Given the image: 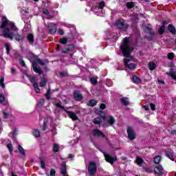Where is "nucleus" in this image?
<instances>
[{
    "label": "nucleus",
    "mask_w": 176,
    "mask_h": 176,
    "mask_svg": "<svg viewBox=\"0 0 176 176\" xmlns=\"http://www.w3.org/2000/svg\"><path fill=\"white\" fill-rule=\"evenodd\" d=\"M3 30V36L10 41L14 38L16 42H23L24 35L19 34V28H16L14 23L10 22L6 16L2 17V25L0 26Z\"/></svg>",
    "instance_id": "nucleus-1"
},
{
    "label": "nucleus",
    "mask_w": 176,
    "mask_h": 176,
    "mask_svg": "<svg viewBox=\"0 0 176 176\" xmlns=\"http://www.w3.org/2000/svg\"><path fill=\"white\" fill-rule=\"evenodd\" d=\"M120 50L124 57H130V53L134 50L133 47L129 46V38H124V42L120 46Z\"/></svg>",
    "instance_id": "nucleus-2"
},
{
    "label": "nucleus",
    "mask_w": 176,
    "mask_h": 176,
    "mask_svg": "<svg viewBox=\"0 0 176 176\" xmlns=\"http://www.w3.org/2000/svg\"><path fill=\"white\" fill-rule=\"evenodd\" d=\"M53 104L55 107L57 108H60V109H63L65 113L68 115L69 118H70L72 120H79V118L76 116V114L74 113L73 111H69L65 109V107L64 106L61 105V101H59V102L56 103V102H53Z\"/></svg>",
    "instance_id": "nucleus-3"
},
{
    "label": "nucleus",
    "mask_w": 176,
    "mask_h": 176,
    "mask_svg": "<svg viewBox=\"0 0 176 176\" xmlns=\"http://www.w3.org/2000/svg\"><path fill=\"white\" fill-rule=\"evenodd\" d=\"M38 64L43 66L45 65V63L41 58H37L36 60H34L32 63L33 71H34V72H36V74H38V75H42L43 72L42 71L41 67H38Z\"/></svg>",
    "instance_id": "nucleus-4"
},
{
    "label": "nucleus",
    "mask_w": 176,
    "mask_h": 176,
    "mask_svg": "<svg viewBox=\"0 0 176 176\" xmlns=\"http://www.w3.org/2000/svg\"><path fill=\"white\" fill-rule=\"evenodd\" d=\"M88 174L89 176H96L97 173V165L94 161L89 162L87 167Z\"/></svg>",
    "instance_id": "nucleus-5"
},
{
    "label": "nucleus",
    "mask_w": 176,
    "mask_h": 176,
    "mask_svg": "<svg viewBox=\"0 0 176 176\" xmlns=\"http://www.w3.org/2000/svg\"><path fill=\"white\" fill-rule=\"evenodd\" d=\"M131 61H133V58H124V65L126 68H129V69L133 71L137 68V65L135 63H131Z\"/></svg>",
    "instance_id": "nucleus-6"
},
{
    "label": "nucleus",
    "mask_w": 176,
    "mask_h": 176,
    "mask_svg": "<svg viewBox=\"0 0 176 176\" xmlns=\"http://www.w3.org/2000/svg\"><path fill=\"white\" fill-rule=\"evenodd\" d=\"M116 25L118 28L119 30H122V31H126L129 28V25L124 23L123 19H119L116 21Z\"/></svg>",
    "instance_id": "nucleus-7"
},
{
    "label": "nucleus",
    "mask_w": 176,
    "mask_h": 176,
    "mask_svg": "<svg viewBox=\"0 0 176 176\" xmlns=\"http://www.w3.org/2000/svg\"><path fill=\"white\" fill-rule=\"evenodd\" d=\"M104 126H113L116 122V120L112 116H108L104 118Z\"/></svg>",
    "instance_id": "nucleus-8"
},
{
    "label": "nucleus",
    "mask_w": 176,
    "mask_h": 176,
    "mask_svg": "<svg viewBox=\"0 0 176 176\" xmlns=\"http://www.w3.org/2000/svg\"><path fill=\"white\" fill-rule=\"evenodd\" d=\"M92 134L94 137H101V138H104L105 140L107 141V142H109V140H108V138L105 137V134H104L103 133L101 132V131H100L98 129H95L93 130Z\"/></svg>",
    "instance_id": "nucleus-9"
},
{
    "label": "nucleus",
    "mask_w": 176,
    "mask_h": 176,
    "mask_svg": "<svg viewBox=\"0 0 176 176\" xmlns=\"http://www.w3.org/2000/svg\"><path fill=\"white\" fill-rule=\"evenodd\" d=\"M103 154L107 162H108V163H110L111 164H113V162L118 160V157H116V155L112 157L111 155L107 154L106 153L104 152Z\"/></svg>",
    "instance_id": "nucleus-10"
},
{
    "label": "nucleus",
    "mask_w": 176,
    "mask_h": 176,
    "mask_svg": "<svg viewBox=\"0 0 176 176\" xmlns=\"http://www.w3.org/2000/svg\"><path fill=\"white\" fill-rule=\"evenodd\" d=\"M73 97L76 101H82L83 100V96L80 94V91L79 90L74 91Z\"/></svg>",
    "instance_id": "nucleus-11"
},
{
    "label": "nucleus",
    "mask_w": 176,
    "mask_h": 176,
    "mask_svg": "<svg viewBox=\"0 0 176 176\" xmlns=\"http://www.w3.org/2000/svg\"><path fill=\"white\" fill-rule=\"evenodd\" d=\"M127 134H128V138L129 140H135V132L134 131V129L131 126H128L127 128Z\"/></svg>",
    "instance_id": "nucleus-12"
},
{
    "label": "nucleus",
    "mask_w": 176,
    "mask_h": 176,
    "mask_svg": "<svg viewBox=\"0 0 176 176\" xmlns=\"http://www.w3.org/2000/svg\"><path fill=\"white\" fill-rule=\"evenodd\" d=\"M48 30L50 33L52 34H56V32H57V25L54 23H50L48 25Z\"/></svg>",
    "instance_id": "nucleus-13"
},
{
    "label": "nucleus",
    "mask_w": 176,
    "mask_h": 176,
    "mask_svg": "<svg viewBox=\"0 0 176 176\" xmlns=\"http://www.w3.org/2000/svg\"><path fill=\"white\" fill-rule=\"evenodd\" d=\"M154 173H155V174H157L158 175H163V166H162L161 165L155 166L154 168Z\"/></svg>",
    "instance_id": "nucleus-14"
},
{
    "label": "nucleus",
    "mask_w": 176,
    "mask_h": 176,
    "mask_svg": "<svg viewBox=\"0 0 176 176\" xmlns=\"http://www.w3.org/2000/svg\"><path fill=\"white\" fill-rule=\"evenodd\" d=\"M97 104H98V101H97L96 99H91L87 102L88 107H96Z\"/></svg>",
    "instance_id": "nucleus-15"
},
{
    "label": "nucleus",
    "mask_w": 176,
    "mask_h": 176,
    "mask_svg": "<svg viewBox=\"0 0 176 176\" xmlns=\"http://www.w3.org/2000/svg\"><path fill=\"white\" fill-rule=\"evenodd\" d=\"M95 113H97V115H99L100 117L102 118V119H104V120H105V118H107L105 116V112H104L102 110H98L96 109L95 111Z\"/></svg>",
    "instance_id": "nucleus-16"
},
{
    "label": "nucleus",
    "mask_w": 176,
    "mask_h": 176,
    "mask_svg": "<svg viewBox=\"0 0 176 176\" xmlns=\"http://www.w3.org/2000/svg\"><path fill=\"white\" fill-rule=\"evenodd\" d=\"M142 166L145 173H149L150 174L153 173V170L151 169V168H149V166H148L146 164H144Z\"/></svg>",
    "instance_id": "nucleus-17"
},
{
    "label": "nucleus",
    "mask_w": 176,
    "mask_h": 176,
    "mask_svg": "<svg viewBox=\"0 0 176 176\" xmlns=\"http://www.w3.org/2000/svg\"><path fill=\"white\" fill-rule=\"evenodd\" d=\"M27 39L29 42V43L30 45H33L34 44V42L35 41L34 38V34H29L27 36Z\"/></svg>",
    "instance_id": "nucleus-18"
},
{
    "label": "nucleus",
    "mask_w": 176,
    "mask_h": 176,
    "mask_svg": "<svg viewBox=\"0 0 176 176\" xmlns=\"http://www.w3.org/2000/svg\"><path fill=\"white\" fill-rule=\"evenodd\" d=\"M132 80H133V83H135V85H140V83H141V82H142L141 78H140L139 77H138L135 75L133 76Z\"/></svg>",
    "instance_id": "nucleus-19"
},
{
    "label": "nucleus",
    "mask_w": 176,
    "mask_h": 176,
    "mask_svg": "<svg viewBox=\"0 0 176 176\" xmlns=\"http://www.w3.org/2000/svg\"><path fill=\"white\" fill-rule=\"evenodd\" d=\"M136 163L138 166H140V167H142V164L144 163V160L141 158V157L138 156L136 157Z\"/></svg>",
    "instance_id": "nucleus-20"
},
{
    "label": "nucleus",
    "mask_w": 176,
    "mask_h": 176,
    "mask_svg": "<svg viewBox=\"0 0 176 176\" xmlns=\"http://www.w3.org/2000/svg\"><path fill=\"white\" fill-rule=\"evenodd\" d=\"M165 155L168 157V159H170V160H172V162H174V160H175L174 159V155H173V153H171V151H165Z\"/></svg>",
    "instance_id": "nucleus-21"
},
{
    "label": "nucleus",
    "mask_w": 176,
    "mask_h": 176,
    "mask_svg": "<svg viewBox=\"0 0 176 176\" xmlns=\"http://www.w3.org/2000/svg\"><path fill=\"white\" fill-rule=\"evenodd\" d=\"M120 102L122 104V105H124L125 107H127L129 105V98L124 97L120 99Z\"/></svg>",
    "instance_id": "nucleus-22"
},
{
    "label": "nucleus",
    "mask_w": 176,
    "mask_h": 176,
    "mask_svg": "<svg viewBox=\"0 0 176 176\" xmlns=\"http://www.w3.org/2000/svg\"><path fill=\"white\" fill-rule=\"evenodd\" d=\"M18 151L19 153L22 155V156H26L25 151H24V148H23V146H21V145L18 146Z\"/></svg>",
    "instance_id": "nucleus-23"
},
{
    "label": "nucleus",
    "mask_w": 176,
    "mask_h": 176,
    "mask_svg": "<svg viewBox=\"0 0 176 176\" xmlns=\"http://www.w3.org/2000/svg\"><path fill=\"white\" fill-rule=\"evenodd\" d=\"M60 174H67V165L65 164H63L61 166Z\"/></svg>",
    "instance_id": "nucleus-24"
},
{
    "label": "nucleus",
    "mask_w": 176,
    "mask_h": 176,
    "mask_svg": "<svg viewBox=\"0 0 176 176\" xmlns=\"http://www.w3.org/2000/svg\"><path fill=\"white\" fill-rule=\"evenodd\" d=\"M28 78L31 83H36V82H38V78H36V76L31 77L30 76L28 75Z\"/></svg>",
    "instance_id": "nucleus-25"
},
{
    "label": "nucleus",
    "mask_w": 176,
    "mask_h": 176,
    "mask_svg": "<svg viewBox=\"0 0 176 176\" xmlns=\"http://www.w3.org/2000/svg\"><path fill=\"white\" fill-rule=\"evenodd\" d=\"M168 30L171 32V34H175V27H174V25H173L172 24H169L168 25Z\"/></svg>",
    "instance_id": "nucleus-26"
},
{
    "label": "nucleus",
    "mask_w": 176,
    "mask_h": 176,
    "mask_svg": "<svg viewBox=\"0 0 176 176\" xmlns=\"http://www.w3.org/2000/svg\"><path fill=\"white\" fill-rule=\"evenodd\" d=\"M104 8H105V2L104 1L99 2L98 4V10H102Z\"/></svg>",
    "instance_id": "nucleus-27"
},
{
    "label": "nucleus",
    "mask_w": 176,
    "mask_h": 176,
    "mask_svg": "<svg viewBox=\"0 0 176 176\" xmlns=\"http://www.w3.org/2000/svg\"><path fill=\"white\" fill-rule=\"evenodd\" d=\"M7 148L9 150L10 154L12 156L13 155V144H12V143L8 144Z\"/></svg>",
    "instance_id": "nucleus-28"
},
{
    "label": "nucleus",
    "mask_w": 176,
    "mask_h": 176,
    "mask_svg": "<svg viewBox=\"0 0 176 176\" xmlns=\"http://www.w3.org/2000/svg\"><path fill=\"white\" fill-rule=\"evenodd\" d=\"M148 67L151 71H155L156 69V65L153 62L148 63Z\"/></svg>",
    "instance_id": "nucleus-29"
},
{
    "label": "nucleus",
    "mask_w": 176,
    "mask_h": 176,
    "mask_svg": "<svg viewBox=\"0 0 176 176\" xmlns=\"http://www.w3.org/2000/svg\"><path fill=\"white\" fill-rule=\"evenodd\" d=\"M39 160H40L41 168H43V169L46 168V164L45 163L43 158H42V157H40Z\"/></svg>",
    "instance_id": "nucleus-30"
},
{
    "label": "nucleus",
    "mask_w": 176,
    "mask_h": 176,
    "mask_svg": "<svg viewBox=\"0 0 176 176\" xmlns=\"http://www.w3.org/2000/svg\"><path fill=\"white\" fill-rule=\"evenodd\" d=\"M102 120H101V118H96L93 120L94 124H101Z\"/></svg>",
    "instance_id": "nucleus-31"
},
{
    "label": "nucleus",
    "mask_w": 176,
    "mask_h": 176,
    "mask_svg": "<svg viewBox=\"0 0 176 176\" xmlns=\"http://www.w3.org/2000/svg\"><path fill=\"white\" fill-rule=\"evenodd\" d=\"M58 151H60V146H58V144H54L53 152H54V153H57V152H58Z\"/></svg>",
    "instance_id": "nucleus-32"
},
{
    "label": "nucleus",
    "mask_w": 176,
    "mask_h": 176,
    "mask_svg": "<svg viewBox=\"0 0 176 176\" xmlns=\"http://www.w3.org/2000/svg\"><path fill=\"white\" fill-rule=\"evenodd\" d=\"M33 135H34V137L38 138L41 137V132L38 129H34L33 131Z\"/></svg>",
    "instance_id": "nucleus-33"
},
{
    "label": "nucleus",
    "mask_w": 176,
    "mask_h": 176,
    "mask_svg": "<svg viewBox=\"0 0 176 176\" xmlns=\"http://www.w3.org/2000/svg\"><path fill=\"white\" fill-rule=\"evenodd\" d=\"M126 6L128 9H133L135 6V4H134V2H127Z\"/></svg>",
    "instance_id": "nucleus-34"
},
{
    "label": "nucleus",
    "mask_w": 176,
    "mask_h": 176,
    "mask_svg": "<svg viewBox=\"0 0 176 176\" xmlns=\"http://www.w3.org/2000/svg\"><path fill=\"white\" fill-rule=\"evenodd\" d=\"M166 29V27L164 26V25H162L160 29L158 30V32L160 34V35H163V34H164V30Z\"/></svg>",
    "instance_id": "nucleus-35"
},
{
    "label": "nucleus",
    "mask_w": 176,
    "mask_h": 176,
    "mask_svg": "<svg viewBox=\"0 0 176 176\" xmlns=\"http://www.w3.org/2000/svg\"><path fill=\"white\" fill-rule=\"evenodd\" d=\"M49 123V120L47 119H45L43 124V131L46 130V127H47V124Z\"/></svg>",
    "instance_id": "nucleus-36"
},
{
    "label": "nucleus",
    "mask_w": 176,
    "mask_h": 176,
    "mask_svg": "<svg viewBox=\"0 0 176 176\" xmlns=\"http://www.w3.org/2000/svg\"><path fill=\"white\" fill-rule=\"evenodd\" d=\"M162 157H160V155L156 156L155 157H154V163L155 164H159V163H160Z\"/></svg>",
    "instance_id": "nucleus-37"
},
{
    "label": "nucleus",
    "mask_w": 176,
    "mask_h": 176,
    "mask_svg": "<svg viewBox=\"0 0 176 176\" xmlns=\"http://www.w3.org/2000/svg\"><path fill=\"white\" fill-rule=\"evenodd\" d=\"M7 54H10V44L9 43H5Z\"/></svg>",
    "instance_id": "nucleus-38"
},
{
    "label": "nucleus",
    "mask_w": 176,
    "mask_h": 176,
    "mask_svg": "<svg viewBox=\"0 0 176 176\" xmlns=\"http://www.w3.org/2000/svg\"><path fill=\"white\" fill-rule=\"evenodd\" d=\"M46 85H47L46 79L45 78H41V81L40 82L41 87H45Z\"/></svg>",
    "instance_id": "nucleus-39"
},
{
    "label": "nucleus",
    "mask_w": 176,
    "mask_h": 176,
    "mask_svg": "<svg viewBox=\"0 0 176 176\" xmlns=\"http://www.w3.org/2000/svg\"><path fill=\"white\" fill-rule=\"evenodd\" d=\"M67 50H69V52H72V50H75V45H67Z\"/></svg>",
    "instance_id": "nucleus-40"
},
{
    "label": "nucleus",
    "mask_w": 176,
    "mask_h": 176,
    "mask_svg": "<svg viewBox=\"0 0 176 176\" xmlns=\"http://www.w3.org/2000/svg\"><path fill=\"white\" fill-rule=\"evenodd\" d=\"M174 57H175V55L173 52H170L168 54V60H174Z\"/></svg>",
    "instance_id": "nucleus-41"
},
{
    "label": "nucleus",
    "mask_w": 176,
    "mask_h": 176,
    "mask_svg": "<svg viewBox=\"0 0 176 176\" xmlns=\"http://www.w3.org/2000/svg\"><path fill=\"white\" fill-rule=\"evenodd\" d=\"M90 82H91V85H96V83H98L96 78H91Z\"/></svg>",
    "instance_id": "nucleus-42"
},
{
    "label": "nucleus",
    "mask_w": 176,
    "mask_h": 176,
    "mask_svg": "<svg viewBox=\"0 0 176 176\" xmlns=\"http://www.w3.org/2000/svg\"><path fill=\"white\" fill-rule=\"evenodd\" d=\"M3 82H5V78L3 77H2L0 79V86H1V87H3V89L5 87V84L3 83Z\"/></svg>",
    "instance_id": "nucleus-43"
},
{
    "label": "nucleus",
    "mask_w": 176,
    "mask_h": 176,
    "mask_svg": "<svg viewBox=\"0 0 176 176\" xmlns=\"http://www.w3.org/2000/svg\"><path fill=\"white\" fill-rule=\"evenodd\" d=\"M67 41H68V39H67V38L64 37L60 39V43H62L63 45H65V43H67Z\"/></svg>",
    "instance_id": "nucleus-44"
},
{
    "label": "nucleus",
    "mask_w": 176,
    "mask_h": 176,
    "mask_svg": "<svg viewBox=\"0 0 176 176\" xmlns=\"http://www.w3.org/2000/svg\"><path fill=\"white\" fill-rule=\"evenodd\" d=\"M168 75L169 76H171L172 79H173L174 80H176V75H175V74H174L173 72H170V73H168Z\"/></svg>",
    "instance_id": "nucleus-45"
},
{
    "label": "nucleus",
    "mask_w": 176,
    "mask_h": 176,
    "mask_svg": "<svg viewBox=\"0 0 176 176\" xmlns=\"http://www.w3.org/2000/svg\"><path fill=\"white\" fill-rule=\"evenodd\" d=\"M0 102L1 104H5V96L0 95Z\"/></svg>",
    "instance_id": "nucleus-46"
},
{
    "label": "nucleus",
    "mask_w": 176,
    "mask_h": 176,
    "mask_svg": "<svg viewBox=\"0 0 176 176\" xmlns=\"http://www.w3.org/2000/svg\"><path fill=\"white\" fill-rule=\"evenodd\" d=\"M45 98L47 100H50V89H48L47 93L45 94Z\"/></svg>",
    "instance_id": "nucleus-47"
},
{
    "label": "nucleus",
    "mask_w": 176,
    "mask_h": 176,
    "mask_svg": "<svg viewBox=\"0 0 176 176\" xmlns=\"http://www.w3.org/2000/svg\"><path fill=\"white\" fill-rule=\"evenodd\" d=\"M19 64L21 65V67H25V62L23 58L19 59Z\"/></svg>",
    "instance_id": "nucleus-48"
},
{
    "label": "nucleus",
    "mask_w": 176,
    "mask_h": 176,
    "mask_svg": "<svg viewBox=\"0 0 176 176\" xmlns=\"http://www.w3.org/2000/svg\"><path fill=\"white\" fill-rule=\"evenodd\" d=\"M62 53H65L67 54V53H69V51L68 50V47L66 46L65 48H63L62 50Z\"/></svg>",
    "instance_id": "nucleus-49"
},
{
    "label": "nucleus",
    "mask_w": 176,
    "mask_h": 176,
    "mask_svg": "<svg viewBox=\"0 0 176 176\" xmlns=\"http://www.w3.org/2000/svg\"><path fill=\"white\" fill-rule=\"evenodd\" d=\"M150 107L152 111H155L156 109V105L153 103H150Z\"/></svg>",
    "instance_id": "nucleus-50"
},
{
    "label": "nucleus",
    "mask_w": 176,
    "mask_h": 176,
    "mask_svg": "<svg viewBox=\"0 0 176 176\" xmlns=\"http://www.w3.org/2000/svg\"><path fill=\"white\" fill-rule=\"evenodd\" d=\"M50 175V176H56V170L51 169Z\"/></svg>",
    "instance_id": "nucleus-51"
},
{
    "label": "nucleus",
    "mask_w": 176,
    "mask_h": 176,
    "mask_svg": "<svg viewBox=\"0 0 176 176\" xmlns=\"http://www.w3.org/2000/svg\"><path fill=\"white\" fill-rule=\"evenodd\" d=\"M43 14H49V10H47V8H43Z\"/></svg>",
    "instance_id": "nucleus-52"
},
{
    "label": "nucleus",
    "mask_w": 176,
    "mask_h": 176,
    "mask_svg": "<svg viewBox=\"0 0 176 176\" xmlns=\"http://www.w3.org/2000/svg\"><path fill=\"white\" fill-rule=\"evenodd\" d=\"M4 119H8L9 118V114L5 111L3 112Z\"/></svg>",
    "instance_id": "nucleus-53"
},
{
    "label": "nucleus",
    "mask_w": 176,
    "mask_h": 176,
    "mask_svg": "<svg viewBox=\"0 0 176 176\" xmlns=\"http://www.w3.org/2000/svg\"><path fill=\"white\" fill-rule=\"evenodd\" d=\"M68 38L69 39H74V34L72 32L69 33Z\"/></svg>",
    "instance_id": "nucleus-54"
},
{
    "label": "nucleus",
    "mask_w": 176,
    "mask_h": 176,
    "mask_svg": "<svg viewBox=\"0 0 176 176\" xmlns=\"http://www.w3.org/2000/svg\"><path fill=\"white\" fill-rule=\"evenodd\" d=\"M16 135H17V129H14V131L12 132V137H14V138H16Z\"/></svg>",
    "instance_id": "nucleus-55"
},
{
    "label": "nucleus",
    "mask_w": 176,
    "mask_h": 176,
    "mask_svg": "<svg viewBox=\"0 0 176 176\" xmlns=\"http://www.w3.org/2000/svg\"><path fill=\"white\" fill-rule=\"evenodd\" d=\"M100 109H105V108H107V105H105V104L102 103L100 106Z\"/></svg>",
    "instance_id": "nucleus-56"
},
{
    "label": "nucleus",
    "mask_w": 176,
    "mask_h": 176,
    "mask_svg": "<svg viewBox=\"0 0 176 176\" xmlns=\"http://www.w3.org/2000/svg\"><path fill=\"white\" fill-rule=\"evenodd\" d=\"M169 133L172 135H176V131L175 130H170V131H169Z\"/></svg>",
    "instance_id": "nucleus-57"
},
{
    "label": "nucleus",
    "mask_w": 176,
    "mask_h": 176,
    "mask_svg": "<svg viewBox=\"0 0 176 176\" xmlns=\"http://www.w3.org/2000/svg\"><path fill=\"white\" fill-rule=\"evenodd\" d=\"M143 108L145 111H149V107L148 105H144Z\"/></svg>",
    "instance_id": "nucleus-58"
},
{
    "label": "nucleus",
    "mask_w": 176,
    "mask_h": 176,
    "mask_svg": "<svg viewBox=\"0 0 176 176\" xmlns=\"http://www.w3.org/2000/svg\"><path fill=\"white\" fill-rule=\"evenodd\" d=\"M33 87H34V89L39 87L38 86V82H33Z\"/></svg>",
    "instance_id": "nucleus-59"
},
{
    "label": "nucleus",
    "mask_w": 176,
    "mask_h": 176,
    "mask_svg": "<svg viewBox=\"0 0 176 176\" xmlns=\"http://www.w3.org/2000/svg\"><path fill=\"white\" fill-rule=\"evenodd\" d=\"M66 76L65 73H64L63 72H60V76H61V78H64V76Z\"/></svg>",
    "instance_id": "nucleus-60"
},
{
    "label": "nucleus",
    "mask_w": 176,
    "mask_h": 176,
    "mask_svg": "<svg viewBox=\"0 0 176 176\" xmlns=\"http://www.w3.org/2000/svg\"><path fill=\"white\" fill-rule=\"evenodd\" d=\"M39 104H41V105H45V99H41L39 102Z\"/></svg>",
    "instance_id": "nucleus-61"
},
{
    "label": "nucleus",
    "mask_w": 176,
    "mask_h": 176,
    "mask_svg": "<svg viewBox=\"0 0 176 176\" xmlns=\"http://www.w3.org/2000/svg\"><path fill=\"white\" fill-rule=\"evenodd\" d=\"M60 35H64V30L63 29H59Z\"/></svg>",
    "instance_id": "nucleus-62"
},
{
    "label": "nucleus",
    "mask_w": 176,
    "mask_h": 176,
    "mask_svg": "<svg viewBox=\"0 0 176 176\" xmlns=\"http://www.w3.org/2000/svg\"><path fill=\"white\" fill-rule=\"evenodd\" d=\"M11 74H16V69L11 68Z\"/></svg>",
    "instance_id": "nucleus-63"
},
{
    "label": "nucleus",
    "mask_w": 176,
    "mask_h": 176,
    "mask_svg": "<svg viewBox=\"0 0 176 176\" xmlns=\"http://www.w3.org/2000/svg\"><path fill=\"white\" fill-rule=\"evenodd\" d=\"M74 156L75 155H74L72 154H69V159H72V160H73Z\"/></svg>",
    "instance_id": "nucleus-64"
}]
</instances>
